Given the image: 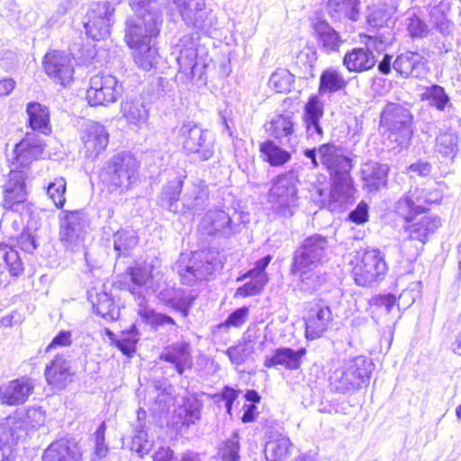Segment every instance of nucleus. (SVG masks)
<instances>
[{
	"instance_id": "obj_24",
	"label": "nucleus",
	"mask_w": 461,
	"mask_h": 461,
	"mask_svg": "<svg viewBox=\"0 0 461 461\" xmlns=\"http://www.w3.org/2000/svg\"><path fill=\"white\" fill-rule=\"evenodd\" d=\"M159 359L174 366L178 375L193 366L191 346L187 341H177L167 346L159 355Z\"/></svg>"
},
{
	"instance_id": "obj_3",
	"label": "nucleus",
	"mask_w": 461,
	"mask_h": 461,
	"mask_svg": "<svg viewBox=\"0 0 461 461\" xmlns=\"http://www.w3.org/2000/svg\"><path fill=\"white\" fill-rule=\"evenodd\" d=\"M26 112L32 131L27 132L25 137L16 144L14 150L17 162L22 165H29L43 153L45 143L35 131L44 135L51 132L50 112L47 106L37 102H31L27 104Z\"/></svg>"
},
{
	"instance_id": "obj_8",
	"label": "nucleus",
	"mask_w": 461,
	"mask_h": 461,
	"mask_svg": "<svg viewBox=\"0 0 461 461\" xmlns=\"http://www.w3.org/2000/svg\"><path fill=\"white\" fill-rule=\"evenodd\" d=\"M176 140L185 152L197 154L202 161L209 160L214 154L212 134L194 122H185L177 129Z\"/></svg>"
},
{
	"instance_id": "obj_36",
	"label": "nucleus",
	"mask_w": 461,
	"mask_h": 461,
	"mask_svg": "<svg viewBox=\"0 0 461 461\" xmlns=\"http://www.w3.org/2000/svg\"><path fill=\"white\" fill-rule=\"evenodd\" d=\"M292 275H299L298 289L305 294H312L320 289L326 282V275L319 267H308L303 269H296L291 266Z\"/></svg>"
},
{
	"instance_id": "obj_54",
	"label": "nucleus",
	"mask_w": 461,
	"mask_h": 461,
	"mask_svg": "<svg viewBox=\"0 0 461 461\" xmlns=\"http://www.w3.org/2000/svg\"><path fill=\"white\" fill-rule=\"evenodd\" d=\"M240 442L237 433L230 439L223 441L219 447L218 455L222 461H239Z\"/></svg>"
},
{
	"instance_id": "obj_42",
	"label": "nucleus",
	"mask_w": 461,
	"mask_h": 461,
	"mask_svg": "<svg viewBox=\"0 0 461 461\" xmlns=\"http://www.w3.org/2000/svg\"><path fill=\"white\" fill-rule=\"evenodd\" d=\"M139 243L135 230L121 229L113 234V249L118 257H128Z\"/></svg>"
},
{
	"instance_id": "obj_16",
	"label": "nucleus",
	"mask_w": 461,
	"mask_h": 461,
	"mask_svg": "<svg viewBox=\"0 0 461 461\" xmlns=\"http://www.w3.org/2000/svg\"><path fill=\"white\" fill-rule=\"evenodd\" d=\"M118 80L110 74L93 76L86 90V99L90 105H107L114 103L121 95Z\"/></svg>"
},
{
	"instance_id": "obj_4",
	"label": "nucleus",
	"mask_w": 461,
	"mask_h": 461,
	"mask_svg": "<svg viewBox=\"0 0 461 461\" xmlns=\"http://www.w3.org/2000/svg\"><path fill=\"white\" fill-rule=\"evenodd\" d=\"M138 160L128 153L113 156L101 171L100 177L110 193L123 194L137 180Z\"/></svg>"
},
{
	"instance_id": "obj_52",
	"label": "nucleus",
	"mask_w": 461,
	"mask_h": 461,
	"mask_svg": "<svg viewBox=\"0 0 461 461\" xmlns=\"http://www.w3.org/2000/svg\"><path fill=\"white\" fill-rule=\"evenodd\" d=\"M201 404L196 400H187L178 408L177 415L182 425L187 428L194 425L201 418Z\"/></svg>"
},
{
	"instance_id": "obj_61",
	"label": "nucleus",
	"mask_w": 461,
	"mask_h": 461,
	"mask_svg": "<svg viewBox=\"0 0 461 461\" xmlns=\"http://www.w3.org/2000/svg\"><path fill=\"white\" fill-rule=\"evenodd\" d=\"M253 349L252 346H231L226 350L225 354L232 364L240 366L246 361L248 356L252 353Z\"/></svg>"
},
{
	"instance_id": "obj_22",
	"label": "nucleus",
	"mask_w": 461,
	"mask_h": 461,
	"mask_svg": "<svg viewBox=\"0 0 461 461\" xmlns=\"http://www.w3.org/2000/svg\"><path fill=\"white\" fill-rule=\"evenodd\" d=\"M34 391L33 381L23 376L0 386V401L3 404L15 406L24 403Z\"/></svg>"
},
{
	"instance_id": "obj_55",
	"label": "nucleus",
	"mask_w": 461,
	"mask_h": 461,
	"mask_svg": "<svg viewBox=\"0 0 461 461\" xmlns=\"http://www.w3.org/2000/svg\"><path fill=\"white\" fill-rule=\"evenodd\" d=\"M423 95L424 99L428 100L432 106L440 111L444 110L449 103V97L446 94L445 89L438 85H433L427 88Z\"/></svg>"
},
{
	"instance_id": "obj_20",
	"label": "nucleus",
	"mask_w": 461,
	"mask_h": 461,
	"mask_svg": "<svg viewBox=\"0 0 461 461\" xmlns=\"http://www.w3.org/2000/svg\"><path fill=\"white\" fill-rule=\"evenodd\" d=\"M318 155L321 164L327 169L330 176L342 172H350L352 159L348 157L344 149L334 142H327L318 146Z\"/></svg>"
},
{
	"instance_id": "obj_9",
	"label": "nucleus",
	"mask_w": 461,
	"mask_h": 461,
	"mask_svg": "<svg viewBox=\"0 0 461 461\" xmlns=\"http://www.w3.org/2000/svg\"><path fill=\"white\" fill-rule=\"evenodd\" d=\"M443 191L438 186L416 187L402 196L394 204V212L402 219H411L414 213H424L431 204H438Z\"/></svg>"
},
{
	"instance_id": "obj_31",
	"label": "nucleus",
	"mask_w": 461,
	"mask_h": 461,
	"mask_svg": "<svg viewBox=\"0 0 461 461\" xmlns=\"http://www.w3.org/2000/svg\"><path fill=\"white\" fill-rule=\"evenodd\" d=\"M44 375L49 384L57 389H63L71 381L70 362L63 356L57 355L46 366Z\"/></svg>"
},
{
	"instance_id": "obj_29",
	"label": "nucleus",
	"mask_w": 461,
	"mask_h": 461,
	"mask_svg": "<svg viewBox=\"0 0 461 461\" xmlns=\"http://www.w3.org/2000/svg\"><path fill=\"white\" fill-rule=\"evenodd\" d=\"M306 349L300 348L296 350L291 348H278L270 356L264 358V366L267 368L283 366L287 370H297L302 365V358L305 356Z\"/></svg>"
},
{
	"instance_id": "obj_53",
	"label": "nucleus",
	"mask_w": 461,
	"mask_h": 461,
	"mask_svg": "<svg viewBox=\"0 0 461 461\" xmlns=\"http://www.w3.org/2000/svg\"><path fill=\"white\" fill-rule=\"evenodd\" d=\"M66 190L67 181L62 176L55 177L53 181L48 184L46 187L47 194L57 208H63L66 203Z\"/></svg>"
},
{
	"instance_id": "obj_59",
	"label": "nucleus",
	"mask_w": 461,
	"mask_h": 461,
	"mask_svg": "<svg viewBox=\"0 0 461 461\" xmlns=\"http://www.w3.org/2000/svg\"><path fill=\"white\" fill-rule=\"evenodd\" d=\"M143 316L153 326L162 327L170 325L172 326V329L170 330L171 331L175 333L177 331L178 325L171 316L166 313L157 312L154 310H145Z\"/></svg>"
},
{
	"instance_id": "obj_58",
	"label": "nucleus",
	"mask_w": 461,
	"mask_h": 461,
	"mask_svg": "<svg viewBox=\"0 0 461 461\" xmlns=\"http://www.w3.org/2000/svg\"><path fill=\"white\" fill-rule=\"evenodd\" d=\"M407 30L411 37H426L429 33V26L418 14L412 13L406 18Z\"/></svg>"
},
{
	"instance_id": "obj_14",
	"label": "nucleus",
	"mask_w": 461,
	"mask_h": 461,
	"mask_svg": "<svg viewBox=\"0 0 461 461\" xmlns=\"http://www.w3.org/2000/svg\"><path fill=\"white\" fill-rule=\"evenodd\" d=\"M114 6L109 2L91 5L84 20L86 35L94 41H100L109 35L114 23Z\"/></svg>"
},
{
	"instance_id": "obj_38",
	"label": "nucleus",
	"mask_w": 461,
	"mask_h": 461,
	"mask_svg": "<svg viewBox=\"0 0 461 461\" xmlns=\"http://www.w3.org/2000/svg\"><path fill=\"white\" fill-rule=\"evenodd\" d=\"M314 32L318 43L322 51L326 53L338 52L343 42L339 33L326 21L319 20L314 23Z\"/></svg>"
},
{
	"instance_id": "obj_50",
	"label": "nucleus",
	"mask_w": 461,
	"mask_h": 461,
	"mask_svg": "<svg viewBox=\"0 0 461 461\" xmlns=\"http://www.w3.org/2000/svg\"><path fill=\"white\" fill-rule=\"evenodd\" d=\"M294 83V76L285 68H279L272 73L268 86L276 93L290 92Z\"/></svg>"
},
{
	"instance_id": "obj_23",
	"label": "nucleus",
	"mask_w": 461,
	"mask_h": 461,
	"mask_svg": "<svg viewBox=\"0 0 461 461\" xmlns=\"http://www.w3.org/2000/svg\"><path fill=\"white\" fill-rule=\"evenodd\" d=\"M332 320L333 314L330 305L321 300L311 309L306 319V338L310 339L320 338L328 330Z\"/></svg>"
},
{
	"instance_id": "obj_57",
	"label": "nucleus",
	"mask_w": 461,
	"mask_h": 461,
	"mask_svg": "<svg viewBox=\"0 0 461 461\" xmlns=\"http://www.w3.org/2000/svg\"><path fill=\"white\" fill-rule=\"evenodd\" d=\"M105 430H106V425L105 422L103 421L98 428L96 429L95 432L94 433V438H95V451H94V456L92 457L93 461H96L97 459H101L103 457H105L108 453V446L105 443Z\"/></svg>"
},
{
	"instance_id": "obj_63",
	"label": "nucleus",
	"mask_w": 461,
	"mask_h": 461,
	"mask_svg": "<svg viewBox=\"0 0 461 461\" xmlns=\"http://www.w3.org/2000/svg\"><path fill=\"white\" fill-rule=\"evenodd\" d=\"M13 453L10 441V431L5 426H0V461H9Z\"/></svg>"
},
{
	"instance_id": "obj_60",
	"label": "nucleus",
	"mask_w": 461,
	"mask_h": 461,
	"mask_svg": "<svg viewBox=\"0 0 461 461\" xmlns=\"http://www.w3.org/2000/svg\"><path fill=\"white\" fill-rule=\"evenodd\" d=\"M393 41V34L391 29L386 27L383 32H378L374 36L370 37L367 45L380 53L386 46L391 45Z\"/></svg>"
},
{
	"instance_id": "obj_5",
	"label": "nucleus",
	"mask_w": 461,
	"mask_h": 461,
	"mask_svg": "<svg viewBox=\"0 0 461 461\" xmlns=\"http://www.w3.org/2000/svg\"><path fill=\"white\" fill-rule=\"evenodd\" d=\"M219 266L220 261L212 253L200 250L190 254L182 253L173 269L183 285L193 286L199 281L207 280Z\"/></svg>"
},
{
	"instance_id": "obj_7",
	"label": "nucleus",
	"mask_w": 461,
	"mask_h": 461,
	"mask_svg": "<svg viewBox=\"0 0 461 461\" xmlns=\"http://www.w3.org/2000/svg\"><path fill=\"white\" fill-rule=\"evenodd\" d=\"M298 176L294 170L283 173L272 180L268 192V201L274 209L285 217L294 214V208L298 205Z\"/></svg>"
},
{
	"instance_id": "obj_43",
	"label": "nucleus",
	"mask_w": 461,
	"mask_h": 461,
	"mask_svg": "<svg viewBox=\"0 0 461 461\" xmlns=\"http://www.w3.org/2000/svg\"><path fill=\"white\" fill-rule=\"evenodd\" d=\"M360 0H329L330 13L336 18L357 21L359 15Z\"/></svg>"
},
{
	"instance_id": "obj_30",
	"label": "nucleus",
	"mask_w": 461,
	"mask_h": 461,
	"mask_svg": "<svg viewBox=\"0 0 461 461\" xmlns=\"http://www.w3.org/2000/svg\"><path fill=\"white\" fill-rule=\"evenodd\" d=\"M377 63V58L371 48H354L348 51L343 58V65L349 72L361 73L373 68Z\"/></svg>"
},
{
	"instance_id": "obj_40",
	"label": "nucleus",
	"mask_w": 461,
	"mask_h": 461,
	"mask_svg": "<svg viewBox=\"0 0 461 461\" xmlns=\"http://www.w3.org/2000/svg\"><path fill=\"white\" fill-rule=\"evenodd\" d=\"M121 112L128 123L138 128H142L148 122L149 108L140 98L122 102Z\"/></svg>"
},
{
	"instance_id": "obj_32",
	"label": "nucleus",
	"mask_w": 461,
	"mask_h": 461,
	"mask_svg": "<svg viewBox=\"0 0 461 461\" xmlns=\"http://www.w3.org/2000/svg\"><path fill=\"white\" fill-rule=\"evenodd\" d=\"M424 58L419 52L406 51L396 57L393 68L402 77H419L424 70Z\"/></svg>"
},
{
	"instance_id": "obj_13",
	"label": "nucleus",
	"mask_w": 461,
	"mask_h": 461,
	"mask_svg": "<svg viewBox=\"0 0 461 461\" xmlns=\"http://www.w3.org/2000/svg\"><path fill=\"white\" fill-rule=\"evenodd\" d=\"M386 271L387 265L382 252L379 249H369L364 252L352 274L357 285L372 286L384 278Z\"/></svg>"
},
{
	"instance_id": "obj_41",
	"label": "nucleus",
	"mask_w": 461,
	"mask_h": 461,
	"mask_svg": "<svg viewBox=\"0 0 461 461\" xmlns=\"http://www.w3.org/2000/svg\"><path fill=\"white\" fill-rule=\"evenodd\" d=\"M282 147L279 143H276L273 140H267L260 143L259 151L264 161L272 167H280L287 163L292 154Z\"/></svg>"
},
{
	"instance_id": "obj_26",
	"label": "nucleus",
	"mask_w": 461,
	"mask_h": 461,
	"mask_svg": "<svg viewBox=\"0 0 461 461\" xmlns=\"http://www.w3.org/2000/svg\"><path fill=\"white\" fill-rule=\"evenodd\" d=\"M202 229L208 235H221L229 237L237 231L239 224L222 210L209 211L201 222Z\"/></svg>"
},
{
	"instance_id": "obj_39",
	"label": "nucleus",
	"mask_w": 461,
	"mask_h": 461,
	"mask_svg": "<svg viewBox=\"0 0 461 461\" xmlns=\"http://www.w3.org/2000/svg\"><path fill=\"white\" fill-rule=\"evenodd\" d=\"M185 178V176H179L168 181L161 192L160 205L171 212L182 213L179 199Z\"/></svg>"
},
{
	"instance_id": "obj_64",
	"label": "nucleus",
	"mask_w": 461,
	"mask_h": 461,
	"mask_svg": "<svg viewBox=\"0 0 461 461\" xmlns=\"http://www.w3.org/2000/svg\"><path fill=\"white\" fill-rule=\"evenodd\" d=\"M249 314V307L243 306L238 308L228 316L224 324L228 327H240L248 320Z\"/></svg>"
},
{
	"instance_id": "obj_62",
	"label": "nucleus",
	"mask_w": 461,
	"mask_h": 461,
	"mask_svg": "<svg viewBox=\"0 0 461 461\" xmlns=\"http://www.w3.org/2000/svg\"><path fill=\"white\" fill-rule=\"evenodd\" d=\"M266 285L262 277H258L257 280L249 279V281L237 289L235 295L249 297L259 294Z\"/></svg>"
},
{
	"instance_id": "obj_27",
	"label": "nucleus",
	"mask_w": 461,
	"mask_h": 461,
	"mask_svg": "<svg viewBox=\"0 0 461 461\" xmlns=\"http://www.w3.org/2000/svg\"><path fill=\"white\" fill-rule=\"evenodd\" d=\"M82 449L74 439L52 442L44 451L42 461H82Z\"/></svg>"
},
{
	"instance_id": "obj_21",
	"label": "nucleus",
	"mask_w": 461,
	"mask_h": 461,
	"mask_svg": "<svg viewBox=\"0 0 461 461\" xmlns=\"http://www.w3.org/2000/svg\"><path fill=\"white\" fill-rule=\"evenodd\" d=\"M46 74L62 86L69 84L73 78L74 66L68 54L61 51L47 53L43 59Z\"/></svg>"
},
{
	"instance_id": "obj_47",
	"label": "nucleus",
	"mask_w": 461,
	"mask_h": 461,
	"mask_svg": "<svg viewBox=\"0 0 461 461\" xmlns=\"http://www.w3.org/2000/svg\"><path fill=\"white\" fill-rule=\"evenodd\" d=\"M196 58L197 50L194 46L182 48L177 57L179 72L184 73L189 79L194 78L196 75L198 67Z\"/></svg>"
},
{
	"instance_id": "obj_6",
	"label": "nucleus",
	"mask_w": 461,
	"mask_h": 461,
	"mask_svg": "<svg viewBox=\"0 0 461 461\" xmlns=\"http://www.w3.org/2000/svg\"><path fill=\"white\" fill-rule=\"evenodd\" d=\"M374 364L364 357L357 356L347 362L343 369L336 370L330 376V385L334 392L346 393L359 389L370 379Z\"/></svg>"
},
{
	"instance_id": "obj_10",
	"label": "nucleus",
	"mask_w": 461,
	"mask_h": 461,
	"mask_svg": "<svg viewBox=\"0 0 461 461\" xmlns=\"http://www.w3.org/2000/svg\"><path fill=\"white\" fill-rule=\"evenodd\" d=\"M182 21L188 28L210 33L217 25V17L205 0H172Z\"/></svg>"
},
{
	"instance_id": "obj_48",
	"label": "nucleus",
	"mask_w": 461,
	"mask_h": 461,
	"mask_svg": "<svg viewBox=\"0 0 461 461\" xmlns=\"http://www.w3.org/2000/svg\"><path fill=\"white\" fill-rule=\"evenodd\" d=\"M0 258L4 260L6 269L12 276L23 273V264L16 249L6 244H0Z\"/></svg>"
},
{
	"instance_id": "obj_28",
	"label": "nucleus",
	"mask_w": 461,
	"mask_h": 461,
	"mask_svg": "<svg viewBox=\"0 0 461 461\" xmlns=\"http://www.w3.org/2000/svg\"><path fill=\"white\" fill-rule=\"evenodd\" d=\"M208 199L209 190L204 182H193L185 187L180 210L182 212L198 213L206 207Z\"/></svg>"
},
{
	"instance_id": "obj_25",
	"label": "nucleus",
	"mask_w": 461,
	"mask_h": 461,
	"mask_svg": "<svg viewBox=\"0 0 461 461\" xmlns=\"http://www.w3.org/2000/svg\"><path fill=\"white\" fill-rule=\"evenodd\" d=\"M81 139L86 155L94 159L107 147L109 133L102 124L91 122L84 129Z\"/></svg>"
},
{
	"instance_id": "obj_17",
	"label": "nucleus",
	"mask_w": 461,
	"mask_h": 461,
	"mask_svg": "<svg viewBox=\"0 0 461 461\" xmlns=\"http://www.w3.org/2000/svg\"><path fill=\"white\" fill-rule=\"evenodd\" d=\"M411 119L412 115L407 108L399 104L390 103L383 109L380 122L393 134L399 132L403 142L410 140L412 135Z\"/></svg>"
},
{
	"instance_id": "obj_11",
	"label": "nucleus",
	"mask_w": 461,
	"mask_h": 461,
	"mask_svg": "<svg viewBox=\"0 0 461 461\" xmlns=\"http://www.w3.org/2000/svg\"><path fill=\"white\" fill-rule=\"evenodd\" d=\"M421 213H414L411 219H403L408 224L404 227L408 237L402 243L405 248L410 241H418L414 250L408 254L411 259H416L423 251L424 245L429 241L436 231L441 227L442 221L438 215L429 214L420 216Z\"/></svg>"
},
{
	"instance_id": "obj_1",
	"label": "nucleus",
	"mask_w": 461,
	"mask_h": 461,
	"mask_svg": "<svg viewBox=\"0 0 461 461\" xmlns=\"http://www.w3.org/2000/svg\"><path fill=\"white\" fill-rule=\"evenodd\" d=\"M132 14L124 21V41L129 48L156 42L163 23L158 0H129Z\"/></svg>"
},
{
	"instance_id": "obj_34",
	"label": "nucleus",
	"mask_w": 461,
	"mask_h": 461,
	"mask_svg": "<svg viewBox=\"0 0 461 461\" xmlns=\"http://www.w3.org/2000/svg\"><path fill=\"white\" fill-rule=\"evenodd\" d=\"M389 167L386 164L367 162L361 169V178L364 188L368 192H376L386 185L388 179Z\"/></svg>"
},
{
	"instance_id": "obj_37",
	"label": "nucleus",
	"mask_w": 461,
	"mask_h": 461,
	"mask_svg": "<svg viewBox=\"0 0 461 461\" xmlns=\"http://www.w3.org/2000/svg\"><path fill=\"white\" fill-rule=\"evenodd\" d=\"M459 133L451 127L444 125L435 139L434 149L442 157L453 159L458 152Z\"/></svg>"
},
{
	"instance_id": "obj_19",
	"label": "nucleus",
	"mask_w": 461,
	"mask_h": 461,
	"mask_svg": "<svg viewBox=\"0 0 461 461\" xmlns=\"http://www.w3.org/2000/svg\"><path fill=\"white\" fill-rule=\"evenodd\" d=\"M27 165H22L17 162L16 156L12 162V169L8 176V181L4 187V207L14 210L18 205L27 199V191L25 186L26 173L20 170V167H25Z\"/></svg>"
},
{
	"instance_id": "obj_12",
	"label": "nucleus",
	"mask_w": 461,
	"mask_h": 461,
	"mask_svg": "<svg viewBox=\"0 0 461 461\" xmlns=\"http://www.w3.org/2000/svg\"><path fill=\"white\" fill-rule=\"evenodd\" d=\"M328 250L326 237L320 234L309 236L294 250L291 266L296 269L319 267L326 260Z\"/></svg>"
},
{
	"instance_id": "obj_49",
	"label": "nucleus",
	"mask_w": 461,
	"mask_h": 461,
	"mask_svg": "<svg viewBox=\"0 0 461 461\" xmlns=\"http://www.w3.org/2000/svg\"><path fill=\"white\" fill-rule=\"evenodd\" d=\"M197 294L194 291L178 289L166 306L180 312L183 317H187L189 311L196 299Z\"/></svg>"
},
{
	"instance_id": "obj_18",
	"label": "nucleus",
	"mask_w": 461,
	"mask_h": 461,
	"mask_svg": "<svg viewBox=\"0 0 461 461\" xmlns=\"http://www.w3.org/2000/svg\"><path fill=\"white\" fill-rule=\"evenodd\" d=\"M295 116L291 112L276 114L265 124L266 131L277 142L287 148L294 147L297 142L295 134Z\"/></svg>"
},
{
	"instance_id": "obj_56",
	"label": "nucleus",
	"mask_w": 461,
	"mask_h": 461,
	"mask_svg": "<svg viewBox=\"0 0 461 461\" xmlns=\"http://www.w3.org/2000/svg\"><path fill=\"white\" fill-rule=\"evenodd\" d=\"M272 257L270 255H267L266 257L260 258L255 263V267L249 270H248L242 276H240L237 281L244 280V279H253L257 280L258 277H262L264 279V283L267 284L268 276L266 272V268L269 265Z\"/></svg>"
},
{
	"instance_id": "obj_46",
	"label": "nucleus",
	"mask_w": 461,
	"mask_h": 461,
	"mask_svg": "<svg viewBox=\"0 0 461 461\" xmlns=\"http://www.w3.org/2000/svg\"><path fill=\"white\" fill-rule=\"evenodd\" d=\"M95 312L107 321H115L119 318V309L114 306L113 300L105 292L98 293L93 302Z\"/></svg>"
},
{
	"instance_id": "obj_2",
	"label": "nucleus",
	"mask_w": 461,
	"mask_h": 461,
	"mask_svg": "<svg viewBox=\"0 0 461 461\" xmlns=\"http://www.w3.org/2000/svg\"><path fill=\"white\" fill-rule=\"evenodd\" d=\"M346 86L347 82L339 70L328 68L321 73L319 95H311L303 110L302 122L308 140L321 141L324 137V131L321 122L324 116V103L320 95L337 92Z\"/></svg>"
},
{
	"instance_id": "obj_44",
	"label": "nucleus",
	"mask_w": 461,
	"mask_h": 461,
	"mask_svg": "<svg viewBox=\"0 0 461 461\" xmlns=\"http://www.w3.org/2000/svg\"><path fill=\"white\" fill-rule=\"evenodd\" d=\"M131 49L133 50L134 62L139 68L149 71L157 65L158 53L155 42Z\"/></svg>"
},
{
	"instance_id": "obj_51",
	"label": "nucleus",
	"mask_w": 461,
	"mask_h": 461,
	"mask_svg": "<svg viewBox=\"0 0 461 461\" xmlns=\"http://www.w3.org/2000/svg\"><path fill=\"white\" fill-rule=\"evenodd\" d=\"M139 339V331L136 326L132 324L130 329L121 332V335L115 341V345L122 354L131 357L136 350Z\"/></svg>"
},
{
	"instance_id": "obj_35",
	"label": "nucleus",
	"mask_w": 461,
	"mask_h": 461,
	"mask_svg": "<svg viewBox=\"0 0 461 461\" xmlns=\"http://www.w3.org/2000/svg\"><path fill=\"white\" fill-rule=\"evenodd\" d=\"M124 278L129 281L128 290L132 294L144 299L145 294L149 291L148 284L151 281V269L136 264L134 267H128Z\"/></svg>"
},
{
	"instance_id": "obj_45",
	"label": "nucleus",
	"mask_w": 461,
	"mask_h": 461,
	"mask_svg": "<svg viewBox=\"0 0 461 461\" xmlns=\"http://www.w3.org/2000/svg\"><path fill=\"white\" fill-rule=\"evenodd\" d=\"M290 439L285 436L268 440L265 445V456L267 461H285L289 454Z\"/></svg>"
},
{
	"instance_id": "obj_33",
	"label": "nucleus",
	"mask_w": 461,
	"mask_h": 461,
	"mask_svg": "<svg viewBox=\"0 0 461 461\" xmlns=\"http://www.w3.org/2000/svg\"><path fill=\"white\" fill-rule=\"evenodd\" d=\"M331 179L332 187L329 194L331 203H337L339 205L351 203L354 199L356 189L350 172H342L331 176Z\"/></svg>"
},
{
	"instance_id": "obj_15",
	"label": "nucleus",
	"mask_w": 461,
	"mask_h": 461,
	"mask_svg": "<svg viewBox=\"0 0 461 461\" xmlns=\"http://www.w3.org/2000/svg\"><path fill=\"white\" fill-rule=\"evenodd\" d=\"M86 227L87 219L83 211H63L59 221L60 241L68 249H76L83 240Z\"/></svg>"
}]
</instances>
